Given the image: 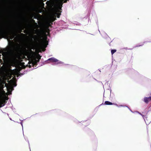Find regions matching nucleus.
Here are the masks:
<instances>
[{"mask_svg": "<svg viewBox=\"0 0 151 151\" xmlns=\"http://www.w3.org/2000/svg\"><path fill=\"white\" fill-rule=\"evenodd\" d=\"M11 85L8 87L6 86L5 84V86H6V88L8 92L5 93L3 90V86L2 84H0V107L3 106H4V103L6 100H7L8 98L6 96L10 93L11 91L13 89V87L12 86H16L15 85V80L14 79L11 80Z\"/></svg>", "mask_w": 151, "mask_h": 151, "instance_id": "nucleus-1", "label": "nucleus"}, {"mask_svg": "<svg viewBox=\"0 0 151 151\" xmlns=\"http://www.w3.org/2000/svg\"><path fill=\"white\" fill-rule=\"evenodd\" d=\"M59 13L57 11L55 12L52 13L50 16V19L51 21H53L55 20V17L56 16H57L58 18L59 17L60 15Z\"/></svg>", "mask_w": 151, "mask_h": 151, "instance_id": "nucleus-2", "label": "nucleus"}, {"mask_svg": "<svg viewBox=\"0 0 151 151\" xmlns=\"http://www.w3.org/2000/svg\"><path fill=\"white\" fill-rule=\"evenodd\" d=\"M33 56L34 59V62L35 63L38 62L41 58V56L38 54H35Z\"/></svg>", "mask_w": 151, "mask_h": 151, "instance_id": "nucleus-3", "label": "nucleus"}, {"mask_svg": "<svg viewBox=\"0 0 151 151\" xmlns=\"http://www.w3.org/2000/svg\"><path fill=\"white\" fill-rule=\"evenodd\" d=\"M46 37L44 38L43 41L41 43L40 47L43 48L45 47L47 45V42L46 40Z\"/></svg>", "mask_w": 151, "mask_h": 151, "instance_id": "nucleus-4", "label": "nucleus"}, {"mask_svg": "<svg viewBox=\"0 0 151 151\" xmlns=\"http://www.w3.org/2000/svg\"><path fill=\"white\" fill-rule=\"evenodd\" d=\"M144 100L145 102L146 103L147 102L151 100V97H145L144 98Z\"/></svg>", "mask_w": 151, "mask_h": 151, "instance_id": "nucleus-5", "label": "nucleus"}, {"mask_svg": "<svg viewBox=\"0 0 151 151\" xmlns=\"http://www.w3.org/2000/svg\"><path fill=\"white\" fill-rule=\"evenodd\" d=\"M105 103L106 105H112V103L108 101H106L105 102Z\"/></svg>", "mask_w": 151, "mask_h": 151, "instance_id": "nucleus-6", "label": "nucleus"}, {"mask_svg": "<svg viewBox=\"0 0 151 151\" xmlns=\"http://www.w3.org/2000/svg\"><path fill=\"white\" fill-rule=\"evenodd\" d=\"M48 60H52L53 61V62H56V61H57V60L56 59H55L54 58H51L49 59H48Z\"/></svg>", "mask_w": 151, "mask_h": 151, "instance_id": "nucleus-7", "label": "nucleus"}, {"mask_svg": "<svg viewBox=\"0 0 151 151\" xmlns=\"http://www.w3.org/2000/svg\"><path fill=\"white\" fill-rule=\"evenodd\" d=\"M116 51V50H111V53L112 54H113Z\"/></svg>", "mask_w": 151, "mask_h": 151, "instance_id": "nucleus-8", "label": "nucleus"}]
</instances>
